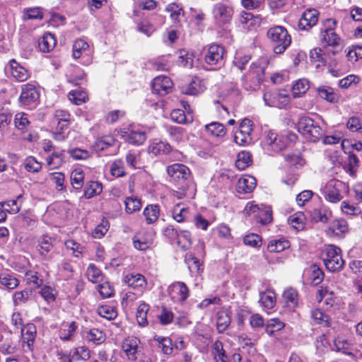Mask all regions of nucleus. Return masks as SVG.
<instances>
[{
  "label": "nucleus",
  "mask_w": 362,
  "mask_h": 362,
  "mask_svg": "<svg viewBox=\"0 0 362 362\" xmlns=\"http://www.w3.org/2000/svg\"><path fill=\"white\" fill-rule=\"evenodd\" d=\"M151 245V240L145 236L144 233H138L133 237V245L139 250H145Z\"/></svg>",
  "instance_id": "40"
},
{
  "label": "nucleus",
  "mask_w": 362,
  "mask_h": 362,
  "mask_svg": "<svg viewBox=\"0 0 362 362\" xmlns=\"http://www.w3.org/2000/svg\"><path fill=\"white\" fill-rule=\"evenodd\" d=\"M19 285V280L13 274L3 273L0 274V286L6 289H14Z\"/></svg>",
  "instance_id": "36"
},
{
  "label": "nucleus",
  "mask_w": 362,
  "mask_h": 362,
  "mask_svg": "<svg viewBox=\"0 0 362 362\" xmlns=\"http://www.w3.org/2000/svg\"><path fill=\"white\" fill-rule=\"evenodd\" d=\"M283 298L286 306L294 308L298 305V292L293 288H287L283 293Z\"/></svg>",
  "instance_id": "45"
},
{
  "label": "nucleus",
  "mask_w": 362,
  "mask_h": 362,
  "mask_svg": "<svg viewBox=\"0 0 362 362\" xmlns=\"http://www.w3.org/2000/svg\"><path fill=\"white\" fill-rule=\"evenodd\" d=\"M268 64L262 59L250 65V69L243 77V86L247 90L255 91L259 88L264 79V71Z\"/></svg>",
  "instance_id": "1"
},
{
  "label": "nucleus",
  "mask_w": 362,
  "mask_h": 362,
  "mask_svg": "<svg viewBox=\"0 0 362 362\" xmlns=\"http://www.w3.org/2000/svg\"><path fill=\"white\" fill-rule=\"evenodd\" d=\"M317 300L321 302L324 300V303L327 306V309L334 307L337 304V298L333 291L328 286H321L317 291Z\"/></svg>",
  "instance_id": "20"
},
{
  "label": "nucleus",
  "mask_w": 362,
  "mask_h": 362,
  "mask_svg": "<svg viewBox=\"0 0 362 362\" xmlns=\"http://www.w3.org/2000/svg\"><path fill=\"white\" fill-rule=\"evenodd\" d=\"M39 293L47 303L54 302L57 295V292L54 288L47 285L43 286Z\"/></svg>",
  "instance_id": "62"
},
{
  "label": "nucleus",
  "mask_w": 362,
  "mask_h": 362,
  "mask_svg": "<svg viewBox=\"0 0 362 362\" xmlns=\"http://www.w3.org/2000/svg\"><path fill=\"white\" fill-rule=\"evenodd\" d=\"M296 139V135L291 134L288 136L278 135L273 130L268 129L264 132L262 141L263 148L269 152L277 153L284 149L288 144V141Z\"/></svg>",
  "instance_id": "3"
},
{
  "label": "nucleus",
  "mask_w": 362,
  "mask_h": 362,
  "mask_svg": "<svg viewBox=\"0 0 362 362\" xmlns=\"http://www.w3.org/2000/svg\"><path fill=\"white\" fill-rule=\"evenodd\" d=\"M25 280L27 284L32 285L35 288H40L43 284V278L37 272L29 270L25 274Z\"/></svg>",
  "instance_id": "46"
},
{
  "label": "nucleus",
  "mask_w": 362,
  "mask_h": 362,
  "mask_svg": "<svg viewBox=\"0 0 362 362\" xmlns=\"http://www.w3.org/2000/svg\"><path fill=\"white\" fill-rule=\"evenodd\" d=\"M205 88L203 81L195 78L191 83L182 88V92L187 95H195L204 92Z\"/></svg>",
  "instance_id": "25"
},
{
  "label": "nucleus",
  "mask_w": 362,
  "mask_h": 362,
  "mask_svg": "<svg viewBox=\"0 0 362 362\" xmlns=\"http://www.w3.org/2000/svg\"><path fill=\"white\" fill-rule=\"evenodd\" d=\"M32 295V291L27 288L14 292L13 294V305L18 306L26 303L31 299Z\"/></svg>",
  "instance_id": "39"
},
{
  "label": "nucleus",
  "mask_w": 362,
  "mask_h": 362,
  "mask_svg": "<svg viewBox=\"0 0 362 362\" xmlns=\"http://www.w3.org/2000/svg\"><path fill=\"white\" fill-rule=\"evenodd\" d=\"M212 11L214 18L219 24L228 23L233 16V9L222 3L216 4Z\"/></svg>",
  "instance_id": "15"
},
{
  "label": "nucleus",
  "mask_w": 362,
  "mask_h": 362,
  "mask_svg": "<svg viewBox=\"0 0 362 362\" xmlns=\"http://www.w3.org/2000/svg\"><path fill=\"white\" fill-rule=\"evenodd\" d=\"M165 11L170 13V18L174 24H179L180 22V18L184 15L182 8L175 3L168 4Z\"/></svg>",
  "instance_id": "34"
},
{
  "label": "nucleus",
  "mask_w": 362,
  "mask_h": 362,
  "mask_svg": "<svg viewBox=\"0 0 362 362\" xmlns=\"http://www.w3.org/2000/svg\"><path fill=\"white\" fill-rule=\"evenodd\" d=\"M40 93L33 84L27 83L22 86V91L19 97L20 103L23 105H30L35 103Z\"/></svg>",
  "instance_id": "14"
},
{
  "label": "nucleus",
  "mask_w": 362,
  "mask_h": 362,
  "mask_svg": "<svg viewBox=\"0 0 362 362\" xmlns=\"http://www.w3.org/2000/svg\"><path fill=\"white\" fill-rule=\"evenodd\" d=\"M351 341L346 339L344 336L339 335L334 339V346L337 351H343L345 354H350L351 353H346L351 346Z\"/></svg>",
  "instance_id": "59"
},
{
  "label": "nucleus",
  "mask_w": 362,
  "mask_h": 362,
  "mask_svg": "<svg viewBox=\"0 0 362 362\" xmlns=\"http://www.w3.org/2000/svg\"><path fill=\"white\" fill-rule=\"evenodd\" d=\"M311 318L316 325L325 327H332L334 322L331 317L324 313L320 309L315 308L310 311Z\"/></svg>",
  "instance_id": "23"
},
{
  "label": "nucleus",
  "mask_w": 362,
  "mask_h": 362,
  "mask_svg": "<svg viewBox=\"0 0 362 362\" xmlns=\"http://www.w3.org/2000/svg\"><path fill=\"white\" fill-rule=\"evenodd\" d=\"M189 208L186 207L182 203L177 204L172 211L174 220L178 223L186 221L189 216Z\"/></svg>",
  "instance_id": "32"
},
{
  "label": "nucleus",
  "mask_w": 362,
  "mask_h": 362,
  "mask_svg": "<svg viewBox=\"0 0 362 362\" xmlns=\"http://www.w3.org/2000/svg\"><path fill=\"white\" fill-rule=\"evenodd\" d=\"M152 90L154 93L160 95H165L171 92L173 81L165 76H158L154 78L151 83Z\"/></svg>",
  "instance_id": "13"
},
{
  "label": "nucleus",
  "mask_w": 362,
  "mask_h": 362,
  "mask_svg": "<svg viewBox=\"0 0 362 362\" xmlns=\"http://www.w3.org/2000/svg\"><path fill=\"white\" fill-rule=\"evenodd\" d=\"M23 165L26 171L32 173H38L42 169V163L33 156L27 157L24 160Z\"/></svg>",
  "instance_id": "58"
},
{
  "label": "nucleus",
  "mask_w": 362,
  "mask_h": 362,
  "mask_svg": "<svg viewBox=\"0 0 362 362\" xmlns=\"http://www.w3.org/2000/svg\"><path fill=\"white\" fill-rule=\"evenodd\" d=\"M319 13L315 9H307L302 15L298 22V28L300 30H308L318 21Z\"/></svg>",
  "instance_id": "18"
},
{
  "label": "nucleus",
  "mask_w": 362,
  "mask_h": 362,
  "mask_svg": "<svg viewBox=\"0 0 362 362\" xmlns=\"http://www.w3.org/2000/svg\"><path fill=\"white\" fill-rule=\"evenodd\" d=\"M297 128L300 133L312 142L317 141L323 136L322 128L309 117H300Z\"/></svg>",
  "instance_id": "5"
},
{
  "label": "nucleus",
  "mask_w": 362,
  "mask_h": 362,
  "mask_svg": "<svg viewBox=\"0 0 362 362\" xmlns=\"http://www.w3.org/2000/svg\"><path fill=\"white\" fill-rule=\"evenodd\" d=\"M175 243L182 250L189 249L192 245L190 233L187 230L180 231Z\"/></svg>",
  "instance_id": "54"
},
{
  "label": "nucleus",
  "mask_w": 362,
  "mask_h": 362,
  "mask_svg": "<svg viewBox=\"0 0 362 362\" xmlns=\"http://www.w3.org/2000/svg\"><path fill=\"white\" fill-rule=\"evenodd\" d=\"M317 93L319 96L329 102L337 103L339 100L338 95L334 91L333 88L327 86H321L317 88Z\"/></svg>",
  "instance_id": "31"
},
{
  "label": "nucleus",
  "mask_w": 362,
  "mask_h": 362,
  "mask_svg": "<svg viewBox=\"0 0 362 362\" xmlns=\"http://www.w3.org/2000/svg\"><path fill=\"white\" fill-rule=\"evenodd\" d=\"M170 146L164 141L155 139L149 145L148 151L154 155L166 154L170 151Z\"/></svg>",
  "instance_id": "29"
},
{
  "label": "nucleus",
  "mask_w": 362,
  "mask_h": 362,
  "mask_svg": "<svg viewBox=\"0 0 362 362\" xmlns=\"http://www.w3.org/2000/svg\"><path fill=\"white\" fill-rule=\"evenodd\" d=\"M119 134L126 141L134 145H141L146 139L144 132L132 128H124L119 132Z\"/></svg>",
  "instance_id": "12"
},
{
  "label": "nucleus",
  "mask_w": 362,
  "mask_h": 362,
  "mask_svg": "<svg viewBox=\"0 0 362 362\" xmlns=\"http://www.w3.org/2000/svg\"><path fill=\"white\" fill-rule=\"evenodd\" d=\"M97 313L102 317L107 320H113L117 315V312L115 306L110 305H103L97 308Z\"/></svg>",
  "instance_id": "47"
},
{
  "label": "nucleus",
  "mask_w": 362,
  "mask_h": 362,
  "mask_svg": "<svg viewBox=\"0 0 362 362\" xmlns=\"http://www.w3.org/2000/svg\"><path fill=\"white\" fill-rule=\"evenodd\" d=\"M193 54L187 50L182 49L179 52L177 63L185 67L192 68L193 66Z\"/></svg>",
  "instance_id": "60"
},
{
  "label": "nucleus",
  "mask_w": 362,
  "mask_h": 362,
  "mask_svg": "<svg viewBox=\"0 0 362 362\" xmlns=\"http://www.w3.org/2000/svg\"><path fill=\"white\" fill-rule=\"evenodd\" d=\"M125 211L128 214H132L138 211L141 208V202L139 199L134 197H127L124 201Z\"/></svg>",
  "instance_id": "57"
},
{
  "label": "nucleus",
  "mask_w": 362,
  "mask_h": 362,
  "mask_svg": "<svg viewBox=\"0 0 362 362\" xmlns=\"http://www.w3.org/2000/svg\"><path fill=\"white\" fill-rule=\"evenodd\" d=\"M341 212L346 216H358L361 213V208L349 201H343L341 204Z\"/></svg>",
  "instance_id": "55"
},
{
  "label": "nucleus",
  "mask_w": 362,
  "mask_h": 362,
  "mask_svg": "<svg viewBox=\"0 0 362 362\" xmlns=\"http://www.w3.org/2000/svg\"><path fill=\"white\" fill-rule=\"evenodd\" d=\"M91 54L89 45L85 40L78 39L73 45V57L75 59L89 57Z\"/></svg>",
  "instance_id": "22"
},
{
  "label": "nucleus",
  "mask_w": 362,
  "mask_h": 362,
  "mask_svg": "<svg viewBox=\"0 0 362 362\" xmlns=\"http://www.w3.org/2000/svg\"><path fill=\"white\" fill-rule=\"evenodd\" d=\"M56 39L49 33H45L39 42V48L43 52H49L56 45Z\"/></svg>",
  "instance_id": "35"
},
{
  "label": "nucleus",
  "mask_w": 362,
  "mask_h": 362,
  "mask_svg": "<svg viewBox=\"0 0 362 362\" xmlns=\"http://www.w3.org/2000/svg\"><path fill=\"white\" fill-rule=\"evenodd\" d=\"M71 183L74 188L81 189L83 185L84 173L82 169L76 168L71 173Z\"/></svg>",
  "instance_id": "56"
},
{
  "label": "nucleus",
  "mask_w": 362,
  "mask_h": 362,
  "mask_svg": "<svg viewBox=\"0 0 362 362\" xmlns=\"http://www.w3.org/2000/svg\"><path fill=\"white\" fill-rule=\"evenodd\" d=\"M289 247V242L284 238H281L271 240L268 244L267 249L270 252H280Z\"/></svg>",
  "instance_id": "48"
},
{
  "label": "nucleus",
  "mask_w": 362,
  "mask_h": 362,
  "mask_svg": "<svg viewBox=\"0 0 362 362\" xmlns=\"http://www.w3.org/2000/svg\"><path fill=\"white\" fill-rule=\"evenodd\" d=\"M167 173L177 186H189L191 183L190 170L188 167L181 163H174L167 168Z\"/></svg>",
  "instance_id": "6"
},
{
  "label": "nucleus",
  "mask_w": 362,
  "mask_h": 362,
  "mask_svg": "<svg viewBox=\"0 0 362 362\" xmlns=\"http://www.w3.org/2000/svg\"><path fill=\"white\" fill-rule=\"evenodd\" d=\"M212 353L216 362H228V357L223 349L221 341L217 340L212 346Z\"/></svg>",
  "instance_id": "50"
},
{
  "label": "nucleus",
  "mask_w": 362,
  "mask_h": 362,
  "mask_svg": "<svg viewBox=\"0 0 362 362\" xmlns=\"http://www.w3.org/2000/svg\"><path fill=\"white\" fill-rule=\"evenodd\" d=\"M64 151L62 150L60 151H54L50 156H49L46 162L48 166L50 167V169H56L60 167L62 163L64 162Z\"/></svg>",
  "instance_id": "37"
},
{
  "label": "nucleus",
  "mask_w": 362,
  "mask_h": 362,
  "mask_svg": "<svg viewBox=\"0 0 362 362\" xmlns=\"http://www.w3.org/2000/svg\"><path fill=\"white\" fill-rule=\"evenodd\" d=\"M115 143V140L112 136H104L96 139L93 145V148L96 151H101L113 146Z\"/></svg>",
  "instance_id": "44"
},
{
  "label": "nucleus",
  "mask_w": 362,
  "mask_h": 362,
  "mask_svg": "<svg viewBox=\"0 0 362 362\" xmlns=\"http://www.w3.org/2000/svg\"><path fill=\"white\" fill-rule=\"evenodd\" d=\"M322 259L326 268L330 272L340 271L344 265L341 250L332 245H327L322 252Z\"/></svg>",
  "instance_id": "4"
},
{
  "label": "nucleus",
  "mask_w": 362,
  "mask_h": 362,
  "mask_svg": "<svg viewBox=\"0 0 362 362\" xmlns=\"http://www.w3.org/2000/svg\"><path fill=\"white\" fill-rule=\"evenodd\" d=\"M332 216V211L325 206L315 208L310 211V217L315 222L327 223Z\"/></svg>",
  "instance_id": "24"
},
{
  "label": "nucleus",
  "mask_w": 362,
  "mask_h": 362,
  "mask_svg": "<svg viewBox=\"0 0 362 362\" xmlns=\"http://www.w3.org/2000/svg\"><path fill=\"white\" fill-rule=\"evenodd\" d=\"M54 239L51 237L44 235L40 238L38 240V251L41 256L46 258L49 252H50L53 247Z\"/></svg>",
  "instance_id": "30"
},
{
  "label": "nucleus",
  "mask_w": 362,
  "mask_h": 362,
  "mask_svg": "<svg viewBox=\"0 0 362 362\" xmlns=\"http://www.w3.org/2000/svg\"><path fill=\"white\" fill-rule=\"evenodd\" d=\"M143 214L148 224L153 223L158 218L160 214L159 206L156 204L148 205L144 209Z\"/></svg>",
  "instance_id": "38"
},
{
  "label": "nucleus",
  "mask_w": 362,
  "mask_h": 362,
  "mask_svg": "<svg viewBox=\"0 0 362 362\" xmlns=\"http://www.w3.org/2000/svg\"><path fill=\"white\" fill-rule=\"evenodd\" d=\"M252 163L251 154L247 151H241L237 156L235 166L240 170H243Z\"/></svg>",
  "instance_id": "49"
},
{
  "label": "nucleus",
  "mask_w": 362,
  "mask_h": 362,
  "mask_svg": "<svg viewBox=\"0 0 362 362\" xmlns=\"http://www.w3.org/2000/svg\"><path fill=\"white\" fill-rule=\"evenodd\" d=\"M103 190L102 185L95 181H89L86 184L84 187V197L90 199L94 196L99 194Z\"/></svg>",
  "instance_id": "42"
},
{
  "label": "nucleus",
  "mask_w": 362,
  "mask_h": 362,
  "mask_svg": "<svg viewBox=\"0 0 362 362\" xmlns=\"http://www.w3.org/2000/svg\"><path fill=\"white\" fill-rule=\"evenodd\" d=\"M54 117L57 121V124H59V127L64 128L67 127L69 124L70 114L64 110H57L54 112Z\"/></svg>",
  "instance_id": "64"
},
{
  "label": "nucleus",
  "mask_w": 362,
  "mask_h": 362,
  "mask_svg": "<svg viewBox=\"0 0 362 362\" xmlns=\"http://www.w3.org/2000/svg\"><path fill=\"white\" fill-rule=\"evenodd\" d=\"M225 49L223 47L213 44L209 46L204 59L207 64L222 66L224 64Z\"/></svg>",
  "instance_id": "10"
},
{
  "label": "nucleus",
  "mask_w": 362,
  "mask_h": 362,
  "mask_svg": "<svg viewBox=\"0 0 362 362\" xmlns=\"http://www.w3.org/2000/svg\"><path fill=\"white\" fill-rule=\"evenodd\" d=\"M309 82L306 79H299L292 87V93L294 98H298L305 94L309 89Z\"/></svg>",
  "instance_id": "51"
},
{
  "label": "nucleus",
  "mask_w": 362,
  "mask_h": 362,
  "mask_svg": "<svg viewBox=\"0 0 362 362\" xmlns=\"http://www.w3.org/2000/svg\"><path fill=\"white\" fill-rule=\"evenodd\" d=\"M320 40L325 45L335 47L340 44L341 38L335 31H321Z\"/></svg>",
  "instance_id": "33"
},
{
  "label": "nucleus",
  "mask_w": 362,
  "mask_h": 362,
  "mask_svg": "<svg viewBox=\"0 0 362 362\" xmlns=\"http://www.w3.org/2000/svg\"><path fill=\"white\" fill-rule=\"evenodd\" d=\"M205 129L209 134L216 137H223L226 133L225 127L216 122L205 125Z\"/></svg>",
  "instance_id": "43"
},
{
  "label": "nucleus",
  "mask_w": 362,
  "mask_h": 362,
  "mask_svg": "<svg viewBox=\"0 0 362 362\" xmlns=\"http://www.w3.org/2000/svg\"><path fill=\"white\" fill-rule=\"evenodd\" d=\"M139 343L140 340L135 337H129L124 340L122 349L129 360L133 361L136 360V354L138 352Z\"/></svg>",
  "instance_id": "17"
},
{
  "label": "nucleus",
  "mask_w": 362,
  "mask_h": 362,
  "mask_svg": "<svg viewBox=\"0 0 362 362\" xmlns=\"http://www.w3.org/2000/svg\"><path fill=\"white\" fill-rule=\"evenodd\" d=\"M149 310V305L144 302L139 304L136 311V320L139 325L144 327L148 324L147 313Z\"/></svg>",
  "instance_id": "52"
},
{
  "label": "nucleus",
  "mask_w": 362,
  "mask_h": 362,
  "mask_svg": "<svg viewBox=\"0 0 362 362\" xmlns=\"http://www.w3.org/2000/svg\"><path fill=\"white\" fill-rule=\"evenodd\" d=\"M256 179L251 175H245L240 177L236 185V190L240 194L250 193L255 188Z\"/></svg>",
  "instance_id": "21"
},
{
  "label": "nucleus",
  "mask_w": 362,
  "mask_h": 362,
  "mask_svg": "<svg viewBox=\"0 0 362 362\" xmlns=\"http://www.w3.org/2000/svg\"><path fill=\"white\" fill-rule=\"evenodd\" d=\"M86 276L88 279L93 283L100 282L103 279L101 271L93 264H90L87 268Z\"/></svg>",
  "instance_id": "63"
},
{
  "label": "nucleus",
  "mask_w": 362,
  "mask_h": 362,
  "mask_svg": "<svg viewBox=\"0 0 362 362\" xmlns=\"http://www.w3.org/2000/svg\"><path fill=\"white\" fill-rule=\"evenodd\" d=\"M259 302L267 309L273 308L276 304L275 293L272 291L260 293Z\"/></svg>",
  "instance_id": "41"
},
{
  "label": "nucleus",
  "mask_w": 362,
  "mask_h": 362,
  "mask_svg": "<svg viewBox=\"0 0 362 362\" xmlns=\"http://www.w3.org/2000/svg\"><path fill=\"white\" fill-rule=\"evenodd\" d=\"M21 331L22 348L24 351H32L36 337L35 325L29 323L23 327Z\"/></svg>",
  "instance_id": "11"
},
{
  "label": "nucleus",
  "mask_w": 362,
  "mask_h": 362,
  "mask_svg": "<svg viewBox=\"0 0 362 362\" xmlns=\"http://www.w3.org/2000/svg\"><path fill=\"white\" fill-rule=\"evenodd\" d=\"M267 37L272 44L275 54H283L291 45V37L287 29L281 25H275L268 29Z\"/></svg>",
  "instance_id": "2"
},
{
  "label": "nucleus",
  "mask_w": 362,
  "mask_h": 362,
  "mask_svg": "<svg viewBox=\"0 0 362 362\" xmlns=\"http://www.w3.org/2000/svg\"><path fill=\"white\" fill-rule=\"evenodd\" d=\"M349 229V225L346 221L343 218L332 221L329 226V230L336 235L347 233Z\"/></svg>",
  "instance_id": "28"
},
{
  "label": "nucleus",
  "mask_w": 362,
  "mask_h": 362,
  "mask_svg": "<svg viewBox=\"0 0 362 362\" xmlns=\"http://www.w3.org/2000/svg\"><path fill=\"white\" fill-rule=\"evenodd\" d=\"M263 100L266 105L279 108L285 107L289 103V95L283 90L267 91L263 95Z\"/></svg>",
  "instance_id": "8"
},
{
  "label": "nucleus",
  "mask_w": 362,
  "mask_h": 362,
  "mask_svg": "<svg viewBox=\"0 0 362 362\" xmlns=\"http://www.w3.org/2000/svg\"><path fill=\"white\" fill-rule=\"evenodd\" d=\"M11 75L17 81L21 82L25 81L29 77L28 71L21 65H20L15 59L10 61Z\"/></svg>",
  "instance_id": "26"
},
{
  "label": "nucleus",
  "mask_w": 362,
  "mask_h": 362,
  "mask_svg": "<svg viewBox=\"0 0 362 362\" xmlns=\"http://www.w3.org/2000/svg\"><path fill=\"white\" fill-rule=\"evenodd\" d=\"M82 337L88 343L100 345L106 340L105 333L98 328L86 329L82 332Z\"/></svg>",
  "instance_id": "16"
},
{
  "label": "nucleus",
  "mask_w": 362,
  "mask_h": 362,
  "mask_svg": "<svg viewBox=\"0 0 362 362\" xmlns=\"http://www.w3.org/2000/svg\"><path fill=\"white\" fill-rule=\"evenodd\" d=\"M345 189L344 182L334 179L327 182L322 189V194L327 202L337 203L343 199L342 191Z\"/></svg>",
  "instance_id": "7"
},
{
  "label": "nucleus",
  "mask_w": 362,
  "mask_h": 362,
  "mask_svg": "<svg viewBox=\"0 0 362 362\" xmlns=\"http://www.w3.org/2000/svg\"><path fill=\"white\" fill-rule=\"evenodd\" d=\"M170 299L175 303L183 304L188 298L190 291L187 286L182 281H175L168 288Z\"/></svg>",
  "instance_id": "9"
},
{
  "label": "nucleus",
  "mask_w": 362,
  "mask_h": 362,
  "mask_svg": "<svg viewBox=\"0 0 362 362\" xmlns=\"http://www.w3.org/2000/svg\"><path fill=\"white\" fill-rule=\"evenodd\" d=\"M78 325L76 322H64L62 325L61 329L59 332V337L63 341H68L71 339L74 336Z\"/></svg>",
  "instance_id": "27"
},
{
  "label": "nucleus",
  "mask_w": 362,
  "mask_h": 362,
  "mask_svg": "<svg viewBox=\"0 0 362 362\" xmlns=\"http://www.w3.org/2000/svg\"><path fill=\"white\" fill-rule=\"evenodd\" d=\"M310 58L312 62L317 63V67L325 65L327 62V59L324 51L319 47H316L310 50Z\"/></svg>",
  "instance_id": "53"
},
{
  "label": "nucleus",
  "mask_w": 362,
  "mask_h": 362,
  "mask_svg": "<svg viewBox=\"0 0 362 362\" xmlns=\"http://www.w3.org/2000/svg\"><path fill=\"white\" fill-rule=\"evenodd\" d=\"M124 282L129 286L142 293L146 286V281L145 277L139 273L127 274L124 277Z\"/></svg>",
  "instance_id": "19"
},
{
  "label": "nucleus",
  "mask_w": 362,
  "mask_h": 362,
  "mask_svg": "<svg viewBox=\"0 0 362 362\" xmlns=\"http://www.w3.org/2000/svg\"><path fill=\"white\" fill-rule=\"evenodd\" d=\"M230 323V317L226 312L217 314L216 327L218 332H223Z\"/></svg>",
  "instance_id": "61"
}]
</instances>
